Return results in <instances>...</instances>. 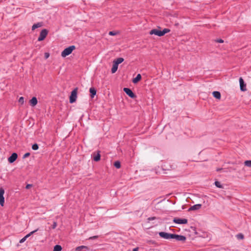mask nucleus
<instances>
[{
  "label": "nucleus",
  "mask_w": 251,
  "mask_h": 251,
  "mask_svg": "<svg viewBox=\"0 0 251 251\" xmlns=\"http://www.w3.org/2000/svg\"><path fill=\"white\" fill-rule=\"evenodd\" d=\"M75 47L74 45L69 46V47L65 49L61 52V56L63 57H65L70 55L73 51L75 50Z\"/></svg>",
  "instance_id": "obj_1"
},
{
  "label": "nucleus",
  "mask_w": 251,
  "mask_h": 251,
  "mask_svg": "<svg viewBox=\"0 0 251 251\" xmlns=\"http://www.w3.org/2000/svg\"><path fill=\"white\" fill-rule=\"evenodd\" d=\"M77 89L78 88L76 87L71 92V95L69 98V100L71 103H73L76 101Z\"/></svg>",
  "instance_id": "obj_2"
},
{
  "label": "nucleus",
  "mask_w": 251,
  "mask_h": 251,
  "mask_svg": "<svg viewBox=\"0 0 251 251\" xmlns=\"http://www.w3.org/2000/svg\"><path fill=\"white\" fill-rule=\"evenodd\" d=\"M48 32V30L47 29H42L40 33L39 36L38 38V41H42L44 40L47 36Z\"/></svg>",
  "instance_id": "obj_3"
},
{
  "label": "nucleus",
  "mask_w": 251,
  "mask_h": 251,
  "mask_svg": "<svg viewBox=\"0 0 251 251\" xmlns=\"http://www.w3.org/2000/svg\"><path fill=\"white\" fill-rule=\"evenodd\" d=\"M123 91L130 98L132 99H134L136 98V95L132 91V90L130 88H124L123 89Z\"/></svg>",
  "instance_id": "obj_4"
},
{
  "label": "nucleus",
  "mask_w": 251,
  "mask_h": 251,
  "mask_svg": "<svg viewBox=\"0 0 251 251\" xmlns=\"http://www.w3.org/2000/svg\"><path fill=\"white\" fill-rule=\"evenodd\" d=\"M159 235L162 238L165 239H172L173 233H169L165 232H159Z\"/></svg>",
  "instance_id": "obj_5"
},
{
  "label": "nucleus",
  "mask_w": 251,
  "mask_h": 251,
  "mask_svg": "<svg viewBox=\"0 0 251 251\" xmlns=\"http://www.w3.org/2000/svg\"><path fill=\"white\" fill-rule=\"evenodd\" d=\"M172 239H175L177 241H180L182 242H185L186 240V238L185 236L176 234H173Z\"/></svg>",
  "instance_id": "obj_6"
},
{
  "label": "nucleus",
  "mask_w": 251,
  "mask_h": 251,
  "mask_svg": "<svg viewBox=\"0 0 251 251\" xmlns=\"http://www.w3.org/2000/svg\"><path fill=\"white\" fill-rule=\"evenodd\" d=\"M173 222L177 224H186L188 223V220L186 219L175 218L173 219Z\"/></svg>",
  "instance_id": "obj_7"
},
{
  "label": "nucleus",
  "mask_w": 251,
  "mask_h": 251,
  "mask_svg": "<svg viewBox=\"0 0 251 251\" xmlns=\"http://www.w3.org/2000/svg\"><path fill=\"white\" fill-rule=\"evenodd\" d=\"M4 193V190L2 188H0V205L1 206L4 205V198L3 195Z\"/></svg>",
  "instance_id": "obj_8"
},
{
  "label": "nucleus",
  "mask_w": 251,
  "mask_h": 251,
  "mask_svg": "<svg viewBox=\"0 0 251 251\" xmlns=\"http://www.w3.org/2000/svg\"><path fill=\"white\" fill-rule=\"evenodd\" d=\"M239 83H240V90L242 91H246V84L245 83L242 77H240L239 78Z\"/></svg>",
  "instance_id": "obj_9"
},
{
  "label": "nucleus",
  "mask_w": 251,
  "mask_h": 251,
  "mask_svg": "<svg viewBox=\"0 0 251 251\" xmlns=\"http://www.w3.org/2000/svg\"><path fill=\"white\" fill-rule=\"evenodd\" d=\"M93 160L98 162L100 160V151H97V152H94L93 153Z\"/></svg>",
  "instance_id": "obj_10"
},
{
  "label": "nucleus",
  "mask_w": 251,
  "mask_h": 251,
  "mask_svg": "<svg viewBox=\"0 0 251 251\" xmlns=\"http://www.w3.org/2000/svg\"><path fill=\"white\" fill-rule=\"evenodd\" d=\"M18 155L16 153H13L8 158V161L9 163H13L17 158Z\"/></svg>",
  "instance_id": "obj_11"
},
{
  "label": "nucleus",
  "mask_w": 251,
  "mask_h": 251,
  "mask_svg": "<svg viewBox=\"0 0 251 251\" xmlns=\"http://www.w3.org/2000/svg\"><path fill=\"white\" fill-rule=\"evenodd\" d=\"M201 204H195L192 206H191L189 209H188V211H193V210H199L200 209L201 207Z\"/></svg>",
  "instance_id": "obj_12"
},
{
  "label": "nucleus",
  "mask_w": 251,
  "mask_h": 251,
  "mask_svg": "<svg viewBox=\"0 0 251 251\" xmlns=\"http://www.w3.org/2000/svg\"><path fill=\"white\" fill-rule=\"evenodd\" d=\"M89 92L90 93V97L91 98H93L94 96L96 95L97 90L94 87H91L89 89Z\"/></svg>",
  "instance_id": "obj_13"
},
{
  "label": "nucleus",
  "mask_w": 251,
  "mask_h": 251,
  "mask_svg": "<svg viewBox=\"0 0 251 251\" xmlns=\"http://www.w3.org/2000/svg\"><path fill=\"white\" fill-rule=\"evenodd\" d=\"M37 102H38L37 99L35 97H33L30 100V104L32 106H34L35 105H36L37 104Z\"/></svg>",
  "instance_id": "obj_14"
},
{
  "label": "nucleus",
  "mask_w": 251,
  "mask_h": 251,
  "mask_svg": "<svg viewBox=\"0 0 251 251\" xmlns=\"http://www.w3.org/2000/svg\"><path fill=\"white\" fill-rule=\"evenodd\" d=\"M142 78L141 75L140 74H138L137 76L134 78L132 80V82L134 83H137L139 82Z\"/></svg>",
  "instance_id": "obj_15"
},
{
  "label": "nucleus",
  "mask_w": 251,
  "mask_h": 251,
  "mask_svg": "<svg viewBox=\"0 0 251 251\" xmlns=\"http://www.w3.org/2000/svg\"><path fill=\"white\" fill-rule=\"evenodd\" d=\"M118 67V65L117 63H116L115 62L113 61V66L111 69V73L112 74L115 73L117 71Z\"/></svg>",
  "instance_id": "obj_16"
},
{
  "label": "nucleus",
  "mask_w": 251,
  "mask_h": 251,
  "mask_svg": "<svg viewBox=\"0 0 251 251\" xmlns=\"http://www.w3.org/2000/svg\"><path fill=\"white\" fill-rule=\"evenodd\" d=\"M214 98L220 100L221 97V93L219 91H214L212 93Z\"/></svg>",
  "instance_id": "obj_17"
},
{
  "label": "nucleus",
  "mask_w": 251,
  "mask_h": 251,
  "mask_svg": "<svg viewBox=\"0 0 251 251\" xmlns=\"http://www.w3.org/2000/svg\"><path fill=\"white\" fill-rule=\"evenodd\" d=\"M43 25V23L42 22L37 23V24H34L32 26V30H34L36 28L41 27Z\"/></svg>",
  "instance_id": "obj_18"
},
{
  "label": "nucleus",
  "mask_w": 251,
  "mask_h": 251,
  "mask_svg": "<svg viewBox=\"0 0 251 251\" xmlns=\"http://www.w3.org/2000/svg\"><path fill=\"white\" fill-rule=\"evenodd\" d=\"M158 29H152L150 31V34L152 35L154 34L155 35H158Z\"/></svg>",
  "instance_id": "obj_19"
},
{
  "label": "nucleus",
  "mask_w": 251,
  "mask_h": 251,
  "mask_svg": "<svg viewBox=\"0 0 251 251\" xmlns=\"http://www.w3.org/2000/svg\"><path fill=\"white\" fill-rule=\"evenodd\" d=\"M124 59L122 57H119L117 58L116 59L114 60V62H115L116 63H117L118 65L119 64L122 63L124 61Z\"/></svg>",
  "instance_id": "obj_20"
},
{
  "label": "nucleus",
  "mask_w": 251,
  "mask_h": 251,
  "mask_svg": "<svg viewBox=\"0 0 251 251\" xmlns=\"http://www.w3.org/2000/svg\"><path fill=\"white\" fill-rule=\"evenodd\" d=\"M62 248L60 245H56L53 248V251H61Z\"/></svg>",
  "instance_id": "obj_21"
},
{
  "label": "nucleus",
  "mask_w": 251,
  "mask_h": 251,
  "mask_svg": "<svg viewBox=\"0 0 251 251\" xmlns=\"http://www.w3.org/2000/svg\"><path fill=\"white\" fill-rule=\"evenodd\" d=\"M114 166L115 168L119 169L121 167V162L119 161H116L114 162Z\"/></svg>",
  "instance_id": "obj_22"
},
{
  "label": "nucleus",
  "mask_w": 251,
  "mask_h": 251,
  "mask_svg": "<svg viewBox=\"0 0 251 251\" xmlns=\"http://www.w3.org/2000/svg\"><path fill=\"white\" fill-rule=\"evenodd\" d=\"M83 249H88V248L87 246H81L76 248L75 250L76 251H80Z\"/></svg>",
  "instance_id": "obj_23"
},
{
  "label": "nucleus",
  "mask_w": 251,
  "mask_h": 251,
  "mask_svg": "<svg viewBox=\"0 0 251 251\" xmlns=\"http://www.w3.org/2000/svg\"><path fill=\"white\" fill-rule=\"evenodd\" d=\"M215 185L218 188H223L222 185L221 184L220 182H219L218 181H216L215 182Z\"/></svg>",
  "instance_id": "obj_24"
},
{
  "label": "nucleus",
  "mask_w": 251,
  "mask_h": 251,
  "mask_svg": "<svg viewBox=\"0 0 251 251\" xmlns=\"http://www.w3.org/2000/svg\"><path fill=\"white\" fill-rule=\"evenodd\" d=\"M236 237L238 239H243L244 238V236L242 233L237 234Z\"/></svg>",
  "instance_id": "obj_25"
},
{
  "label": "nucleus",
  "mask_w": 251,
  "mask_h": 251,
  "mask_svg": "<svg viewBox=\"0 0 251 251\" xmlns=\"http://www.w3.org/2000/svg\"><path fill=\"white\" fill-rule=\"evenodd\" d=\"M244 164L245 166L251 167V160H246L244 162Z\"/></svg>",
  "instance_id": "obj_26"
},
{
  "label": "nucleus",
  "mask_w": 251,
  "mask_h": 251,
  "mask_svg": "<svg viewBox=\"0 0 251 251\" xmlns=\"http://www.w3.org/2000/svg\"><path fill=\"white\" fill-rule=\"evenodd\" d=\"M38 230V229H37L36 230H34L31 232H30V233H29L28 234H27L26 235H25V237H26V238L27 239L28 237H29L30 236H31L32 234H33V233H34L35 232H36V231H37Z\"/></svg>",
  "instance_id": "obj_27"
},
{
  "label": "nucleus",
  "mask_w": 251,
  "mask_h": 251,
  "mask_svg": "<svg viewBox=\"0 0 251 251\" xmlns=\"http://www.w3.org/2000/svg\"><path fill=\"white\" fill-rule=\"evenodd\" d=\"M39 149V146L36 143H35L34 144L32 145V149L33 150H37L38 149Z\"/></svg>",
  "instance_id": "obj_28"
},
{
  "label": "nucleus",
  "mask_w": 251,
  "mask_h": 251,
  "mask_svg": "<svg viewBox=\"0 0 251 251\" xmlns=\"http://www.w3.org/2000/svg\"><path fill=\"white\" fill-rule=\"evenodd\" d=\"M162 31V34L164 36L166 33H167L170 31V30L168 28H164Z\"/></svg>",
  "instance_id": "obj_29"
},
{
  "label": "nucleus",
  "mask_w": 251,
  "mask_h": 251,
  "mask_svg": "<svg viewBox=\"0 0 251 251\" xmlns=\"http://www.w3.org/2000/svg\"><path fill=\"white\" fill-rule=\"evenodd\" d=\"M118 33V32L115 31H111L109 32V35L111 36H114L117 35Z\"/></svg>",
  "instance_id": "obj_30"
},
{
  "label": "nucleus",
  "mask_w": 251,
  "mask_h": 251,
  "mask_svg": "<svg viewBox=\"0 0 251 251\" xmlns=\"http://www.w3.org/2000/svg\"><path fill=\"white\" fill-rule=\"evenodd\" d=\"M19 102L22 104H23L24 102V98L23 97H21L19 99Z\"/></svg>",
  "instance_id": "obj_31"
},
{
  "label": "nucleus",
  "mask_w": 251,
  "mask_h": 251,
  "mask_svg": "<svg viewBox=\"0 0 251 251\" xmlns=\"http://www.w3.org/2000/svg\"><path fill=\"white\" fill-rule=\"evenodd\" d=\"M57 225V222H55V221L53 222V224L52 225V227H51L52 228V229H55Z\"/></svg>",
  "instance_id": "obj_32"
},
{
  "label": "nucleus",
  "mask_w": 251,
  "mask_h": 251,
  "mask_svg": "<svg viewBox=\"0 0 251 251\" xmlns=\"http://www.w3.org/2000/svg\"><path fill=\"white\" fill-rule=\"evenodd\" d=\"M30 153L29 152H26L25 153L24 156H23V158H26L27 157H28L29 155H30Z\"/></svg>",
  "instance_id": "obj_33"
},
{
  "label": "nucleus",
  "mask_w": 251,
  "mask_h": 251,
  "mask_svg": "<svg viewBox=\"0 0 251 251\" xmlns=\"http://www.w3.org/2000/svg\"><path fill=\"white\" fill-rule=\"evenodd\" d=\"M156 219V218L155 217H149L148 218V220L149 221H151L154 220Z\"/></svg>",
  "instance_id": "obj_34"
},
{
  "label": "nucleus",
  "mask_w": 251,
  "mask_h": 251,
  "mask_svg": "<svg viewBox=\"0 0 251 251\" xmlns=\"http://www.w3.org/2000/svg\"><path fill=\"white\" fill-rule=\"evenodd\" d=\"M158 36H159V37H161V36H163V34H162V30H158Z\"/></svg>",
  "instance_id": "obj_35"
},
{
  "label": "nucleus",
  "mask_w": 251,
  "mask_h": 251,
  "mask_svg": "<svg viewBox=\"0 0 251 251\" xmlns=\"http://www.w3.org/2000/svg\"><path fill=\"white\" fill-rule=\"evenodd\" d=\"M98 238V236H91L89 238V240H93V239H97Z\"/></svg>",
  "instance_id": "obj_36"
},
{
  "label": "nucleus",
  "mask_w": 251,
  "mask_h": 251,
  "mask_svg": "<svg viewBox=\"0 0 251 251\" xmlns=\"http://www.w3.org/2000/svg\"><path fill=\"white\" fill-rule=\"evenodd\" d=\"M215 41L217 43H224V40L223 39H217L215 40Z\"/></svg>",
  "instance_id": "obj_37"
},
{
  "label": "nucleus",
  "mask_w": 251,
  "mask_h": 251,
  "mask_svg": "<svg viewBox=\"0 0 251 251\" xmlns=\"http://www.w3.org/2000/svg\"><path fill=\"white\" fill-rule=\"evenodd\" d=\"M26 237H23L22 239H21L20 240V243H24L25 240H26Z\"/></svg>",
  "instance_id": "obj_38"
},
{
  "label": "nucleus",
  "mask_w": 251,
  "mask_h": 251,
  "mask_svg": "<svg viewBox=\"0 0 251 251\" xmlns=\"http://www.w3.org/2000/svg\"><path fill=\"white\" fill-rule=\"evenodd\" d=\"M32 186V184H27L26 187H25V188L26 189H28L29 188H30Z\"/></svg>",
  "instance_id": "obj_39"
},
{
  "label": "nucleus",
  "mask_w": 251,
  "mask_h": 251,
  "mask_svg": "<svg viewBox=\"0 0 251 251\" xmlns=\"http://www.w3.org/2000/svg\"><path fill=\"white\" fill-rule=\"evenodd\" d=\"M50 56V53L48 52H46L45 53V59H47Z\"/></svg>",
  "instance_id": "obj_40"
},
{
  "label": "nucleus",
  "mask_w": 251,
  "mask_h": 251,
  "mask_svg": "<svg viewBox=\"0 0 251 251\" xmlns=\"http://www.w3.org/2000/svg\"><path fill=\"white\" fill-rule=\"evenodd\" d=\"M222 169V168H218V169H217L216 171L217 172H219V171H221Z\"/></svg>",
  "instance_id": "obj_41"
}]
</instances>
